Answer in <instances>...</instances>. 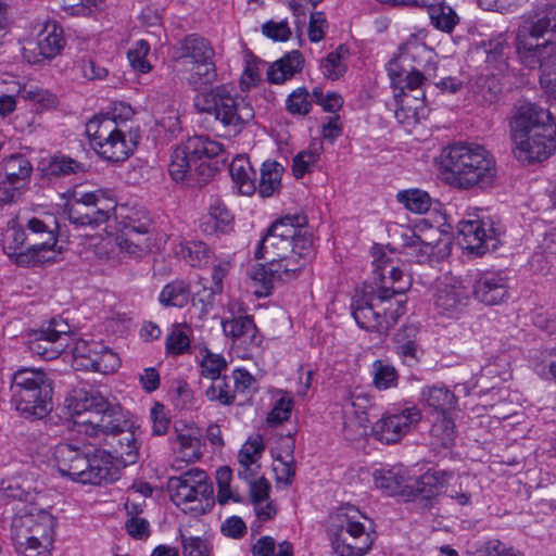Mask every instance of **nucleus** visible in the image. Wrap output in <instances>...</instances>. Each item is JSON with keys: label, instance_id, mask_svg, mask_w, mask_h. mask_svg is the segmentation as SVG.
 Segmentation results:
<instances>
[{"label": "nucleus", "instance_id": "nucleus-41", "mask_svg": "<svg viewBox=\"0 0 556 556\" xmlns=\"http://www.w3.org/2000/svg\"><path fill=\"white\" fill-rule=\"evenodd\" d=\"M231 381V378L228 376L213 379L211 386L205 390L207 400L217 401L226 406L233 404L236 396Z\"/></svg>", "mask_w": 556, "mask_h": 556}, {"label": "nucleus", "instance_id": "nucleus-20", "mask_svg": "<svg viewBox=\"0 0 556 556\" xmlns=\"http://www.w3.org/2000/svg\"><path fill=\"white\" fill-rule=\"evenodd\" d=\"M28 243V233L17 224L16 219H10L2 233V249L8 257L17 266H34V248L23 249L24 243Z\"/></svg>", "mask_w": 556, "mask_h": 556}, {"label": "nucleus", "instance_id": "nucleus-50", "mask_svg": "<svg viewBox=\"0 0 556 556\" xmlns=\"http://www.w3.org/2000/svg\"><path fill=\"white\" fill-rule=\"evenodd\" d=\"M430 434L443 445L448 446L455 439L454 422L444 414L433 422Z\"/></svg>", "mask_w": 556, "mask_h": 556}, {"label": "nucleus", "instance_id": "nucleus-38", "mask_svg": "<svg viewBox=\"0 0 556 556\" xmlns=\"http://www.w3.org/2000/svg\"><path fill=\"white\" fill-rule=\"evenodd\" d=\"M189 298V285L184 280H175L162 289L159 301L165 307H184L188 304Z\"/></svg>", "mask_w": 556, "mask_h": 556}, {"label": "nucleus", "instance_id": "nucleus-61", "mask_svg": "<svg viewBox=\"0 0 556 556\" xmlns=\"http://www.w3.org/2000/svg\"><path fill=\"white\" fill-rule=\"evenodd\" d=\"M536 68L540 70V85L556 99V61L544 62Z\"/></svg>", "mask_w": 556, "mask_h": 556}, {"label": "nucleus", "instance_id": "nucleus-57", "mask_svg": "<svg viewBox=\"0 0 556 556\" xmlns=\"http://www.w3.org/2000/svg\"><path fill=\"white\" fill-rule=\"evenodd\" d=\"M227 362L219 354L206 353L201 361V374L211 380L222 376V371L226 370Z\"/></svg>", "mask_w": 556, "mask_h": 556}, {"label": "nucleus", "instance_id": "nucleus-14", "mask_svg": "<svg viewBox=\"0 0 556 556\" xmlns=\"http://www.w3.org/2000/svg\"><path fill=\"white\" fill-rule=\"evenodd\" d=\"M73 367L76 370H92L101 374L115 371L119 357L99 341L76 340L72 348Z\"/></svg>", "mask_w": 556, "mask_h": 556}, {"label": "nucleus", "instance_id": "nucleus-10", "mask_svg": "<svg viewBox=\"0 0 556 556\" xmlns=\"http://www.w3.org/2000/svg\"><path fill=\"white\" fill-rule=\"evenodd\" d=\"M12 404L25 418L41 419L52 410V387L41 370L22 368L11 380Z\"/></svg>", "mask_w": 556, "mask_h": 556}, {"label": "nucleus", "instance_id": "nucleus-12", "mask_svg": "<svg viewBox=\"0 0 556 556\" xmlns=\"http://www.w3.org/2000/svg\"><path fill=\"white\" fill-rule=\"evenodd\" d=\"M410 282L394 287H379L370 294H363L355 299L351 305L352 315L356 324L368 331L379 333L388 332L386 315H382V306L395 295H402L408 290Z\"/></svg>", "mask_w": 556, "mask_h": 556}, {"label": "nucleus", "instance_id": "nucleus-35", "mask_svg": "<svg viewBox=\"0 0 556 556\" xmlns=\"http://www.w3.org/2000/svg\"><path fill=\"white\" fill-rule=\"evenodd\" d=\"M252 280L258 286L254 293L257 298L268 296L276 281H281L278 270L267 261L266 265L254 266L250 274Z\"/></svg>", "mask_w": 556, "mask_h": 556}, {"label": "nucleus", "instance_id": "nucleus-36", "mask_svg": "<svg viewBox=\"0 0 556 556\" xmlns=\"http://www.w3.org/2000/svg\"><path fill=\"white\" fill-rule=\"evenodd\" d=\"M0 166L10 185L29 178L33 170L30 162L22 154H12L3 159Z\"/></svg>", "mask_w": 556, "mask_h": 556}, {"label": "nucleus", "instance_id": "nucleus-28", "mask_svg": "<svg viewBox=\"0 0 556 556\" xmlns=\"http://www.w3.org/2000/svg\"><path fill=\"white\" fill-rule=\"evenodd\" d=\"M452 476V472L445 470H428L415 481V496L426 501L433 500L447 486L446 482Z\"/></svg>", "mask_w": 556, "mask_h": 556}, {"label": "nucleus", "instance_id": "nucleus-18", "mask_svg": "<svg viewBox=\"0 0 556 556\" xmlns=\"http://www.w3.org/2000/svg\"><path fill=\"white\" fill-rule=\"evenodd\" d=\"M63 29L56 24H47L38 34L36 42L23 48L24 59L31 64L55 58L64 48Z\"/></svg>", "mask_w": 556, "mask_h": 556}, {"label": "nucleus", "instance_id": "nucleus-44", "mask_svg": "<svg viewBox=\"0 0 556 556\" xmlns=\"http://www.w3.org/2000/svg\"><path fill=\"white\" fill-rule=\"evenodd\" d=\"M177 254L190 266L200 267L207 263L208 249L202 241H189L180 244Z\"/></svg>", "mask_w": 556, "mask_h": 556}, {"label": "nucleus", "instance_id": "nucleus-6", "mask_svg": "<svg viewBox=\"0 0 556 556\" xmlns=\"http://www.w3.org/2000/svg\"><path fill=\"white\" fill-rule=\"evenodd\" d=\"M442 162L445 181L458 189L491 187L496 178V164L489 151L479 144H451Z\"/></svg>", "mask_w": 556, "mask_h": 556}, {"label": "nucleus", "instance_id": "nucleus-4", "mask_svg": "<svg viewBox=\"0 0 556 556\" xmlns=\"http://www.w3.org/2000/svg\"><path fill=\"white\" fill-rule=\"evenodd\" d=\"M514 154L527 164L542 162L556 150V126L548 110L519 100L510 117Z\"/></svg>", "mask_w": 556, "mask_h": 556}, {"label": "nucleus", "instance_id": "nucleus-40", "mask_svg": "<svg viewBox=\"0 0 556 556\" xmlns=\"http://www.w3.org/2000/svg\"><path fill=\"white\" fill-rule=\"evenodd\" d=\"M509 52V46L506 40L500 36L495 39H491L485 45L486 60L489 65H492L500 73H505L508 70L507 55Z\"/></svg>", "mask_w": 556, "mask_h": 556}, {"label": "nucleus", "instance_id": "nucleus-46", "mask_svg": "<svg viewBox=\"0 0 556 556\" xmlns=\"http://www.w3.org/2000/svg\"><path fill=\"white\" fill-rule=\"evenodd\" d=\"M375 484L388 495H395L402 492L405 484L404 476L394 470H376L374 473Z\"/></svg>", "mask_w": 556, "mask_h": 556}, {"label": "nucleus", "instance_id": "nucleus-30", "mask_svg": "<svg viewBox=\"0 0 556 556\" xmlns=\"http://www.w3.org/2000/svg\"><path fill=\"white\" fill-rule=\"evenodd\" d=\"M451 252V241L447 237L440 238L435 243L420 240L406 252V255L418 264L440 262Z\"/></svg>", "mask_w": 556, "mask_h": 556}, {"label": "nucleus", "instance_id": "nucleus-60", "mask_svg": "<svg viewBox=\"0 0 556 556\" xmlns=\"http://www.w3.org/2000/svg\"><path fill=\"white\" fill-rule=\"evenodd\" d=\"M293 408V401L291 399L281 397L279 399L270 413L267 416V422L269 426H278L283 421L288 420Z\"/></svg>", "mask_w": 556, "mask_h": 556}, {"label": "nucleus", "instance_id": "nucleus-7", "mask_svg": "<svg viewBox=\"0 0 556 556\" xmlns=\"http://www.w3.org/2000/svg\"><path fill=\"white\" fill-rule=\"evenodd\" d=\"M53 459L60 475L74 482L100 485L119 478L118 467L104 450L60 443L54 447Z\"/></svg>", "mask_w": 556, "mask_h": 556}, {"label": "nucleus", "instance_id": "nucleus-23", "mask_svg": "<svg viewBox=\"0 0 556 556\" xmlns=\"http://www.w3.org/2000/svg\"><path fill=\"white\" fill-rule=\"evenodd\" d=\"M54 517L43 516L39 526L29 531L24 540L14 542L15 549L24 556H48L53 542Z\"/></svg>", "mask_w": 556, "mask_h": 556}, {"label": "nucleus", "instance_id": "nucleus-53", "mask_svg": "<svg viewBox=\"0 0 556 556\" xmlns=\"http://www.w3.org/2000/svg\"><path fill=\"white\" fill-rule=\"evenodd\" d=\"M76 68L81 77L88 80L104 79L109 72L104 66L99 65L91 56L83 55L76 61Z\"/></svg>", "mask_w": 556, "mask_h": 556}, {"label": "nucleus", "instance_id": "nucleus-24", "mask_svg": "<svg viewBox=\"0 0 556 556\" xmlns=\"http://www.w3.org/2000/svg\"><path fill=\"white\" fill-rule=\"evenodd\" d=\"M364 516L354 506H342L330 515V525L328 528V536H336L341 542V549L348 552V544L344 546L345 535H361L367 533L361 518Z\"/></svg>", "mask_w": 556, "mask_h": 556}, {"label": "nucleus", "instance_id": "nucleus-8", "mask_svg": "<svg viewBox=\"0 0 556 556\" xmlns=\"http://www.w3.org/2000/svg\"><path fill=\"white\" fill-rule=\"evenodd\" d=\"M515 46L520 61L529 68L556 61V2L546 4L532 21L519 27Z\"/></svg>", "mask_w": 556, "mask_h": 556}, {"label": "nucleus", "instance_id": "nucleus-63", "mask_svg": "<svg viewBox=\"0 0 556 556\" xmlns=\"http://www.w3.org/2000/svg\"><path fill=\"white\" fill-rule=\"evenodd\" d=\"M263 450L264 446L260 438L248 441L239 452V464L254 465Z\"/></svg>", "mask_w": 556, "mask_h": 556}, {"label": "nucleus", "instance_id": "nucleus-43", "mask_svg": "<svg viewBox=\"0 0 556 556\" xmlns=\"http://www.w3.org/2000/svg\"><path fill=\"white\" fill-rule=\"evenodd\" d=\"M429 16L435 28L446 33H451L459 22L458 15L451 7L438 3L429 9Z\"/></svg>", "mask_w": 556, "mask_h": 556}, {"label": "nucleus", "instance_id": "nucleus-39", "mask_svg": "<svg viewBox=\"0 0 556 556\" xmlns=\"http://www.w3.org/2000/svg\"><path fill=\"white\" fill-rule=\"evenodd\" d=\"M213 59L214 58H210L205 61L201 60L191 63L192 67L190 70L188 83L194 90L212 85L217 79L216 65Z\"/></svg>", "mask_w": 556, "mask_h": 556}, {"label": "nucleus", "instance_id": "nucleus-26", "mask_svg": "<svg viewBox=\"0 0 556 556\" xmlns=\"http://www.w3.org/2000/svg\"><path fill=\"white\" fill-rule=\"evenodd\" d=\"M469 300V292L462 285H446L438 290L434 304L437 308L448 316L463 311Z\"/></svg>", "mask_w": 556, "mask_h": 556}, {"label": "nucleus", "instance_id": "nucleus-59", "mask_svg": "<svg viewBox=\"0 0 556 556\" xmlns=\"http://www.w3.org/2000/svg\"><path fill=\"white\" fill-rule=\"evenodd\" d=\"M104 0H61L63 10L77 16L91 14Z\"/></svg>", "mask_w": 556, "mask_h": 556}, {"label": "nucleus", "instance_id": "nucleus-13", "mask_svg": "<svg viewBox=\"0 0 556 556\" xmlns=\"http://www.w3.org/2000/svg\"><path fill=\"white\" fill-rule=\"evenodd\" d=\"M116 202L102 191L78 193L66 206L67 218L77 227L96 228L106 223L115 211Z\"/></svg>", "mask_w": 556, "mask_h": 556}, {"label": "nucleus", "instance_id": "nucleus-31", "mask_svg": "<svg viewBox=\"0 0 556 556\" xmlns=\"http://www.w3.org/2000/svg\"><path fill=\"white\" fill-rule=\"evenodd\" d=\"M233 215L219 200L211 204L208 213L202 217L200 227L206 235L227 232L232 225Z\"/></svg>", "mask_w": 556, "mask_h": 556}, {"label": "nucleus", "instance_id": "nucleus-56", "mask_svg": "<svg viewBox=\"0 0 556 556\" xmlns=\"http://www.w3.org/2000/svg\"><path fill=\"white\" fill-rule=\"evenodd\" d=\"M147 238H134L126 235L116 237V243L122 252L140 257L149 251Z\"/></svg>", "mask_w": 556, "mask_h": 556}, {"label": "nucleus", "instance_id": "nucleus-22", "mask_svg": "<svg viewBox=\"0 0 556 556\" xmlns=\"http://www.w3.org/2000/svg\"><path fill=\"white\" fill-rule=\"evenodd\" d=\"M508 279L502 273L485 271L477 275L471 293L485 305H497L508 298Z\"/></svg>", "mask_w": 556, "mask_h": 556}, {"label": "nucleus", "instance_id": "nucleus-11", "mask_svg": "<svg viewBox=\"0 0 556 556\" xmlns=\"http://www.w3.org/2000/svg\"><path fill=\"white\" fill-rule=\"evenodd\" d=\"M86 135L94 151L110 162H122L132 152L115 113L94 115L86 124Z\"/></svg>", "mask_w": 556, "mask_h": 556}, {"label": "nucleus", "instance_id": "nucleus-58", "mask_svg": "<svg viewBox=\"0 0 556 556\" xmlns=\"http://www.w3.org/2000/svg\"><path fill=\"white\" fill-rule=\"evenodd\" d=\"M190 339L185 329L175 327L166 339V350L173 355H179L188 351Z\"/></svg>", "mask_w": 556, "mask_h": 556}, {"label": "nucleus", "instance_id": "nucleus-51", "mask_svg": "<svg viewBox=\"0 0 556 556\" xmlns=\"http://www.w3.org/2000/svg\"><path fill=\"white\" fill-rule=\"evenodd\" d=\"M232 471L229 467H220L216 470V483L218 488L217 502L220 505L226 504L229 500L240 502V497L233 495L230 489Z\"/></svg>", "mask_w": 556, "mask_h": 556}, {"label": "nucleus", "instance_id": "nucleus-21", "mask_svg": "<svg viewBox=\"0 0 556 556\" xmlns=\"http://www.w3.org/2000/svg\"><path fill=\"white\" fill-rule=\"evenodd\" d=\"M28 247L35 250L34 266L55 260L58 236L42 220L33 217L27 223Z\"/></svg>", "mask_w": 556, "mask_h": 556}, {"label": "nucleus", "instance_id": "nucleus-25", "mask_svg": "<svg viewBox=\"0 0 556 556\" xmlns=\"http://www.w3.org/2000/svg\"><path fill=\"white\" fill-rule=\"evenodd\" d=\"M223 331L232 339L233 344L250 350L257 348L261 342V336L250 316L232 317L222 323Z\"/></svg>", "mask_w": 556, "mask_h": 556}, {"label": "nucleus", "instance_id": "nucleus-54", "mask_svg": "<svg viewBox=\"0 0 556 556\" xmlns=\"http://www.w3.org/2000/svg\"><path fill=\"white\" fill-rule=\"evenodd\" d=\"M149 50L150 46L148 41L140 39L135 43V47L127 52L128 61L134 70H137L141 73H147L150 71L151 66L146 59Z\"/></svg>", "mask_w": 556, "mask_h": 556}, {"label": "nucleus", "instance_id": "nucleus-27", "mask_svg": "<svg viewBox=\"0 0 556 556\" xmlns=\"http://www.w3.org/2000/svg\"><path fill=\"white\" fill-rule=\"evenodd\" d=\"M304 66V56L299 50H292L275 61L267 70L270 84H282L300 73Z\"/></svg>", "mask_w": 556, "mask_h": 556}, {"label": "nucleus", "instance_id": "nucleus-19", "mask_svg": "<svg viewBox=\"0 0 556 556\" xmlns=\"http://www.w3.org/2000/svg\"><path fill=\"white\" fill-rule=\"evenodd\" d=\"M421 418L420 410L413 406L399 414L390 415L378 420L372 427L374 435L382 443L399 442L409 430L412 425Z\"/></svg>", "mask_w": 556, "mask_h": 556}, {"label": "nucleus", "instance_id": "nucleus-1", "mask_svg": "<svg viewBox=\"0 0 556 556\" xmlns=\"http://www.w3.org/2000/svg\"><path fill=\"white\" fill-rule=\"evenodd\" d=\"M254 255L270 262L281 281L294 279L314 255L313 235L306 216L286 215L274 222Z\"/></svg>", "mask_w": 556, "mask_h": 556}, {"label": "nucleus", "instance_id": "nucleus-17", "mask_svg": "<svg viewBox=\"0 0 556 556\" xmlns=\"http://www.w3.org/2000/svg\"><path fill=\"white\" fill-rule=\"evenodd\" d=\"M458 240L462 247L477 255H483L489 250H496L497 232L490 222L475 219L460 220L457 224Z\"/></svg>", "mask_w": 556, "mask_h": 556}, {"label": "nucleus", "instance_id": "nucleus-37", "mask_svg": "<svg viewBox=\"0 0 556 556\" xmlns=\"http://www.w3.org/2000/svg\"><path fill=\"white\" fill-rule=\"evenodd\" d=\"M331 547L338 556H363L371 547L374 540L369 533H361V535H345L344 545L348 544L349 551L341 549V542L336 536L329 538Z\"/></svg>", "mask_w": 556, "mask_h": 556}, {"label": "nucleus", "instance_id": "nucleus-16", "mask_svg": "<svg viewBox=\"0 0 556 556\" xmlns=\"http://www.w3.org/2000/svg\"><path fill=\"white\" fill-rule=\"evenodd\" d=\"M70 325L62 318H52L46 327L34 333L29 351L45 359L56 358L70 345Z\"/></svg>", "mask_w": 556, "mask_h": 556}, {"label": "nucleus", "instance_id": "nucleus-62", "mask_svg": "<svg viewBox=\"0 0 556 556\" xmlns=\"http://www.w3.org/2000/svg\"><path fill=\"white\" fill-rule=\"evenodd\" d=\"M181 457L186 462H194L200 458V441L190 434H178Z\"/></svg>", "mask_w": 556, "mask_h": 556}, {"label": "nucleus", "instance_id": "nucleus-42", "mask_svg": "<svg viewBox=\"0 0 556 556\" xmlns=\"http://www.w3.org/2000/svg\"><path fill=\"white\" fill-rule=\"evenodd\" d=\"M400 203L414 213L424 214L431 206L430 195L420 189L402 190L396 194Z\"/></svg>", "mask_w": 556, "mask_h": 556}, {"label": "nucleus", "instance_id": "nucleus-47", "mask_svg": "<svg viewBox=\"0 0 556 556\" xmlns=\"http://www.w3.org/2000/svg\"><path fill=\"white\" fill-rule=\"evenodd\" d=\"M372 368L374 384L377 389L387 390L396 387L399 375L394 366L382 359H378L374 362Z\"/></svg>", "mask_w": 556, "mask_h": 556}, {"label": "nucleus", "instance_id": "nucleus-33", "mask_svg": "<svg viewBox=\"0 0 556 556\" xmlns=\"http://www.w3.org/2000/svg\"><path fill=\"white\" fill-rule=\"evenodd\" d=\"M229 173L242 194L251 195L256 191L255 172L248 159L235 157L229 164Z\"/></svg>", "mask_w": 556, "mask_h": 556}, {"label": "nucleus", "instance_id": "nucleus-49", "mask_svg": "<svg viewBox=\"0 0 556 556\" xmlns=\"http://www.w3.org/2000/svg\"><path fill=\"white\" fill-rule=\"evenodd\" d=\"M84 172V165L68 156H54L50 160L46 173L49 176L60 177Z\"/></svg>", "mask_w": 556, "mask_h": 556}, {"label": "nucleus", "instance_id": "nucleus-34", "mask_svg": "<svg viewBox=\"0 0 556 556\" xmlns=\"http://www.w3.org/2000/svg\"><path fill=\"white\" fill-rule=\"evenodd\" d=\"M282 172V166L276 161H266L263 163L258 181V192L261 197H271L279 190Z\"/></svg>", "mask_w": 556, "mask_h": 556}, {"label": "nucleus", "instance_id": "nucleus-29", "mask_svg": "<svg viewBox=\"0 0 556 556\" xmlns=\"http://www.w3.org/2000/svg\"><path fill=\"white\" fill-rule=\"evenodd\" d=\"M43 516L52 515L35 505L25 506L17 510L12 519L11 535L13 543L17 540H24L29 534V531L39 526L40 519H43Z\"/></svg>", "mask_w": 556, "mask_h": 556}, {"label": "nucleus", "instance_id": "nucleus-2", "mask_svg": "<svg viewBox=\"0 0 556 556\" xmlns=\"http://www.w3.org/2000/svg\"><path fill=\"white\" fill-rule=\"evenodd\" d=\"M76 410L90 413L91 418L85 422L91 435L101 432L104 444L111 447L109 452L112 460L116 459L124 467L132 465L139 456V444L136 438V428L127 418L126 412L117 404L110 402L98 390H81L76 397Z\"/></svg>", "mask_w": 556, "mask_h": 556}, {"label": "nucleus", "instance_id": "nucleus-5", "mask_svg": "<svg viewBox=\"0 0 556 556\" xmlns=\"http://www.w3.org/2000/svg\"><path fill=\"white\" fill-rule=\"evenodd\" d=\"M224 146L207 136L195 135L173 151L168 173L176 182L202 186L227 163Z\"/></svg>", "mask_w": 556, "mask_h": 556}, {"label": "nucleus", "instance_id": "nucleus-15", "mask_svg": "<svg viewBox=\"0 0 556 556\" xmlns=\"http://www.w3.org/2000/svg\"><path fill=\"white\" fill-rule=\"evenodd\" d=\"M167 489L176 505L208 500L213 494V485L205 471L192 468L178 477L168 479Z\"/></svg>", "mask_w": 556, "mask_h": 556}, {"label": "nucleus", "instance_id": "nucleus-48", "mask_svg": "<svg viewBox=\"0 0 556 556\" xmlns=\"http://www.w3.org/2000/svg\"><path fill=\"white\" fill-rule=\"evenodd\" d=\"M348 50L343 46H340L336 51L330 52L325 60L321 62V71L326 78L337 80L346 71L345 64L342 62L343 54Z\"/></svg>", "mask_w": 556, "mask_h": 556}, {"label": "nucleus", "instance_id": "nucleus-3", "mask_svg": "<svg viewBox=\"0 0 556 556\" xmlns=\"http://www.w3.org/2000/svg\"><path fill=\"white\" fill-rule=\"evenodd\" d=\"M434 52L417 35L399 47L397 55L388 64V74L397 102L402 109L413 111L416 117L425 116V92L418 88L425 74L435 68Z\"/></svg>", "mask_w": 556, "mask_h": 556}, {"label": "nucleus", "instance_id": "nucleus-64", "mask_svg": "<svg viewBox=\"0 0 556 556\" xmlns=\"http://www.w3.org/2000/svg\"><path fill=\"white\" fill-rule=\"evenodd\" d=\"M184 556H207V546L199 536H186L180 534Z\"/></svg>", "mask_w": 556, "mask_h": 556}, {"label": "nucleus", "instance_id": "nucleus-9", "mask_svg": "<svg viewBox=\"0 0 556 556\" xmlns=\"http://www.w3.org/2000/svg\"><path fill=\"white\" fill-rule=\"evenodd\" d=\"M194 106L213 117L216 129L225 137H236L254 118V109L243 98L233 97L225 85L199 93Z\"/></svg>", "mask_w": 556, "mask_h": 556}, {"label": "nucleus", "instance_id": "nucleus-45", "mask_svg": "<svg viewBox=\"0 0 556 556\" xmlns=\"http://www.w3.org/2000/svg\"><path fill=\"white\" fill-rule=\"evenodd\" d=\"M428 406L435 410L445 412L453 407L455 395L445 387H431L422 392Z\"/></svg>", "mask_w": 556, "mask_h": 556}, {"label": "nucleus", "instance_id": "nucleus-52", "mask_svg": "<svg viewBox=\"0 0 556 556\" xmlns=\"http://www.w3.org/2000/svg\"><path fill=\"white\" fill-rule=\"evenodd\" d=\"M319 156L320 154L317 149H307L299 152L293 157V175L296 178H302L306 173L311 172V167L318 162Z\"/></svg>", "mask_w": 556, "mask_h": 556}, {"label": "nucleus", "instance_id": "nucleus-55", "mask_svg": "<svg viewBox=\"0 0 556 556\" xmlns=\"http://www.w3.org/2000/svg\"><path fill=\"white\" fill-rule=\"evenodd\" d=\"M309 93L306 88L295 89L287 99L286 108L291 114L306 115L311 111Z\"/></svg>", "mask_w": 556, "mask_h": 556}, {"label": "nucleus", "instance_id": "nucleus-32", "mask_svg": "<svg viewBox=\"0 0 556 556\" xmlns=\"http://www.w3.org/2000/svg\"><path fill=\"white\" fill-rule=\"evenodd\" d=\"M179 45L178 58L188 60L189 63L205 61L215 55L210 41L197 34L186 36Z\"/></svg>", "mask_w": 556, "mask_h": 556}]
</instances>
